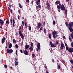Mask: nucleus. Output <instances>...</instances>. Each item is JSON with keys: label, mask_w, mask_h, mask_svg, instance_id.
Here are the masks:
<instances>
[{"label": "nucleus", "mask_w": 73, "mask_h": 73, "mask_svg": "<svg viewBox=\"0 0 73 73\" xmlns=\"http://www.w3.org/2000/svg\"><path fill=\"white\" fill-rule=\"evenodd\" d=\"M58 4L59 6L57 5V8L58 9H61L62 11H65V6L63 4H62V5H61V3L60 2V1H58Z\"/></svg>", "instance_id": "nucleus-1"}, {"label": "nucleus", "mask_w": 73, "mask_h": 73, "mask_svg": "<svg viewBox=\"0 0 73 73\" xmlns=\"http://www.w3.org/2000/svg\"><path fill=\"white\" fill-rule=\"evenodd\" d=\"M21 26H20L19 27V34L20 35V36H21L22 39L23 40L24 38V35L22 33V32L20 31H21Z\"/></svg>", "instance_id": "nucleus-2"}, {"label": "nucleus", "mask_w": 73, "mask_h": 73, "mask_svg": "<svg viewBox=\"0 0 73 73\" xmlns=\"http://www.w3.org/2000/svg\"><path fill=\"white\" fill-rule=\"evenodd\" d=\"M72 28L73 27H68V29L70 31L71 33H71L70 35V36L73 39V29Z\"/></svg>", "instance_id": "nucleus-3"}, {"label": "nucleus", "mask_w": 73, "mask_h": 73, "mask_svg": "<svg viewBox=\"0 0 73 73\" xmlns=\"http://www.w3.org/2000/svg\"><path fill=\"white\" fill-rule=\"evenodd\" d=\"M52 36L55 39L56 38V35H57L58 34V33L57 31H54L52 33Z\"/></svg>", "instance_id": "nucleus-4"}, {"label": "nucleus", "mask_w": 73, "mask_h": 73, "mask_svg": "<svg viewBox=\"0 0 73 73\" xmlns=\"http://www.w3.org/2000/svg\"><path fill=\"white\" fill-rule=\"evenodd\" d=\"M7 53H12L13 52V50L11 49L9 50V49L8 48L7 49Z\"/></svg>", "instance_id": "nucleus-5"}, {"label": "nucleus", "mask_w": 73, "mask_h": 73, "mask_svg": "<svg viewBox=\"0 0 73 73\" xmlns=\"http://www.w3.org/2000/svg\"><path fill=\"white\" fill-rule=\"evenodd\" d=\"M50 44L52 48H54H54H56V46L54 45V44L52 43V41H50Z\"/></svg>", "instance_id": "nucleus-6"}, {"label": "nucleus", "mask_w": 73, "mask_h": 73, "mask_svg": "<svg viewBox=\"0 0 73 73\" xmlns=\"http://www.w3.org/2000/svg\"><path fill=\"white\" fill-rule=\"evenodd\" d=\"M64 44L63 43V42H62L61 44L60 50H63V49H64Z\"/></svg>", "instance_id": "nucleus-7"}, {"label": "nucleus", "mask_w": 73, "mask_h": 73, "mask_svg": "<svg viewBox=\"0 0 73 73\" xmlns=\"http://www.w3.org/2000/svg\"><path fill=\"white\" fill-rule=\"evenodd\" d=\"M4 20L0 19V24L1 26H2L4 24Z\"/></svg>", "instance_id": "nucleus-8"}, {"label": "nucleus", "mask_w": 73, "mask_h": 73, "mask_svg": "<svg viewBox=\"0 0 73 73\" xmlns=\"http://www.w3.org/2000/svg\"><path fill=\"white\" fill-rule=\"evenodd\" d=\"M5 37H3V38L2 39H1L2 40V44H4L5 41Z\"/></svg>", "instance_id": "nucleus-9"}, {"label": "nucleus", "mask_w": 73, "mask_h": 73, "mask_svg": "<svg viewBox=\"0 0 73 73\" xmlns=\"http://www.w3.org/2000/svg\"><path fill=\"white\" fill-rule=\"evenodd\" d=\"M69 27H73V22H70L69 24Z\"/></svg>", "instance_id": "nucleus-10"}, {"label": "nucleus", "mask_w": 73, "mask_h": 73, "mask_svg": "<svg viewBox=\"0 0 73 73\" xmlns=\"http://www.w3.org/2000/svg\"><path fill=\"white\" fill-rule=\"evenodd\" d=\"M68 51H69V52H70V53H72V52H73V48H69Z\"/></svg>", "instance_id": "nucleus-11"}, {"label": "nucleus", "mask_w": 73, "mask_h": 73, "mask_svg": "<svg viewBox=\"0 0 73 73\" xmlns=\"http://www.w3.org/2000/svg\"><path fill=\"white\" fill-rule=\"evenodd\" d=\"M37 47L39 50L40 49V43H38L37 45Z\"/></svg>", "instance_id": "nucleus-12"}, {"label": "nucleus", "mask_w": 73, "mask_h": 73, "mask_svg": "<svg viewBox=\"0 0 73 73\" xmlns=\"http://www.w3.org/2000/svg\"><path fill=\"white\" fill-rule=\"evenodd\" d=\"M23 52H24V54H25V55H28V53H29V52H28V51L26 50L23 51Z\"/></svg>", "instance_id": "nucleus-13"}, {"label": "nucleus", "mask_w": 73, "mask_h": 73, "mask_svg": "<svg viewBox=\"0 0 73 73\" xmlns=\"http://www.w3.org/2000/svg\"><path fill=\"white\" fill-rule=\"evenodd\" d=\"M46 4L47 7H50V4H49V3L48 1H47L46 2Z\"/></svg>", "instance_id": "nucleus-14"}, {"label": "nucleus", "mask_w": 73, "mask_h": 73, "mask_svg": "<svg viewBox=\"0 0 73 73\" xmlns=\"http://www.w3.org/2000/svg\"><path fill=\"white\" fill-rule=\"evenodd\" d=\"M40 3V0H37V1H36V4L37 5H39Z\"/></svg>", "instance_id": "nucleus-15"}, {"label": "nucleus", "mask_w": 73, "mask_h": 73, "mask_svg": "<svg viewBox=\"0 0 73 73\" xmlns=\"http://www.w3.org/2000/svg\"><path fill=\"white\" fill-rule=\"evenodd\" d=\"M29 49L30 52H32L33 50V48H32V47H30Z\"/></svg>", "instance_id": "nucleus-16"}, {"label": "nucleus", "mask_w": 73, "mask_h": 73, "mask_svg": "<svg viewBox=\"0 0 73 73\" xmlns=\"http://www.w3.org/2000/svg\"><path fill=\"white\" fill-rule=\"evenodd\" d=\"M37 25L38 27H39V28H40L41 27V23L40 22H39L38 23Z\"/></svg>", "instance_id": "nucleus-17"}, {"label": "nucleus", "mask_w": 73, "mask_h": 73, "mask_svg": "<svg viewBox=\"0 0 73 73\" xmlns=\"http://www.w3.org/2000/svg\"><path fill=\"white\" fill-rule=\"evenodd\" d=\"M11 47H12V43H10L9 46V48H11Z\"/></svg>", "instance_id": "nucleus-18"}, {"label": "nucleus", "mask_w": 73, "mask_h": 73, "mask_svg": "<svg viewBox=\"0 0 73 73\" xmlns=\"http://www.w3.org/2000/svg\"><path fill=\"white\" fill-rule=\"evenodd\" d=\"M15 65L16 66L18 65V64H19V62L15 61Z\"/></svg>", "instance_id": "nucleus-19"}, {"label": "nucleus", "mask_w": 73, "mask_h": 73, "mask_svg": "<svg viewBox=\"0 0 73 73\" xmlns=\"http://www.w3.org/2000/svg\"><path fill=\"white\" fill-rule=\"evenodd\" d=\"M29 48V45H26V46H25V49H28Z\"/></svg>", "instance_id": "nucleus-20"}, {"label": "nucleus", "mask_w": 73, "mask_h": 73, "mask_svg": "<svg viewBox=\"0 0 73 73\" xmlns=\"http://www.w3.org/2000/svg\"><path fill=\"white\" fill-rule=\"evenodd\" d=\"M25 27H26V28H28V24H27V22H26L25 24Z\"/></svg>", "instance_id": "nucleus-21"}, {"label": "nucleus", "mask_w": 73, "mask_h": 73, "mask_svg": "<svg viewBox=\"0 0 73 73\" xmlns=\"http://www.w3.org/2000/svg\"><path fill=\"white\" fill-rule=\"evenodd\" d=\"M15 20L13 19V27H15Z\"/></svg>", "instance_id": "nucleus-22"}, {"label": "nucleus", "mask_w": 73, "mask_h": 73, "mask_svg": "<svg viewBox=\"0 0 73 73\" xmlns=\"http://www.w3.org/2000/svg\"><path fill=\"white\" fill-rule=\"evenodd\" d=\"M48 37L49 38L51 39L52 38V36H51V34H50L48 35Z\"/></svg>", "instance_id": "nucleus-23"}, {"label": "nucleus", "mask_w": 73, "mask_h": 73, "mask_svg": "<svg viewBox=\"0 0 73 73\" xmlns=\"http://www.w3.org/2000/svg\"><path fill=\"white\" fill-rule=\"evenodd\" d=\"M6 24H7L8 25H7V26H8V24H9V22L8 21H7L6 22Z\"/></svg>", "instance_id": "nucleus-24"}, {"label": "nucleus", "mask_w": 73, "mask_h": 73, "mask_svg": "<svg viewBox=\"0 0 73 73\" xmlns=\"http://www.w3.org/2000/svg\"><path fill=\"white\" fill-rule=\"evenodd\" d=\"M44 32L45 34H46V29L45 28L44 29Z\"/></svg>", "instance_id": "nucleus-25"}, {"label": "nucleus", "mask_w": 73, "mask_h": 73, "mask_svg": "<svg viewBox=\"0 0 73 73\" xmlns=\"http://www.w3.org/2000/svg\"><path fill=\"white\" fill-rule=\"evenodd\" d=\"M65 14L67 16V15L68 14V13L67 12V9H66L65 10Z\"/></svg>", "instance_id": "nucleus-26"}, {"label": "nucleus", "mask_w": 73, "mask_h": 73, "mask_svg": "<svg viewBox=\"0 0 73 73\" xmlns=\"http://www.w3.org/2000/svg\"><path fill=\"white\" fill-rule=\"evenodd\" d=\"M31 46L30 47H33V44L32 42L31 43Z\"/></svg>", "instance_id": "nucleus-27"}, {"label": "nucleus", "mask_w": 73, "mask_h": 73, "mask_svg": "<svg viewBox=\"0 0 73 73\" xmlns=\"http://www.w3.org/2000/svg\"><path fill=\"white\" fill-rule=\"evenodd\" d=\"M13 42L14 44H16V40L15 39H13Z\"/></svg>", "instance_id": "nucleus-28"}, {"label": "nucleus", "mask_w": 73, "mask_h": 73, "mask_svg": "<svg viewBox=\"0 0 73 73\" xmlns=\"http://www.w3.org/2000/svg\"><path fill=\"white\" fill-rule=\"evenodd\" d=\"M65 25L66 27H68V22H66Z\"/></svg>", "instance_id": "nucleus-29"}, {"label": "nucleus", "mask_w": 73, "mask_h": 73, "mask_svg": "<svg viewBox=\"0 0 73 73\" xmlns=\"http://www.w3.org/2000/svg\"><path fill=\"white\" fill-rule=\"evenodd\" d=\"M10 22H11V24H12V22H13V20L12 18H11L10 19Z\"/></svg>", "instance_id": "nucleus-30"}, {"label": "nucleus", "mask_w": 73, "mask_h": 73, "mask_svg": "<svg viewBox=\"0 0 73 73\" xmlns=\"http://www.w3.org/2000/svg\"><path fill=\"white\" fill-rule=\"evenodd\" d=\"M66 50L67 51L68 50L69 51V47L67 46V47H66Z\"/></svg>", "instance_id": "nucleus-31"}, {"label": "nucleus", "mask_w": 73, "mask_h": 73, "mask_svg": "<svg viewBox=\"0 0 73 73\" xmlns=\"http://www.w3.org/2000/svg\"><path fill=\"white\" fill-rule=\"evenodd\" d=\"M53 25H55V24H56V21H53Z\"/></svg>", "instance_id": "nucleus-32"}, {"label": "nucleus", "mask_w": 73, "mask_h": 73, "mask_svg": "<svg viewBox=\"0 0 73 73\" xmlns=\"http://www.w3.org/2000/svg\"><path fill=\"white\" fill-rule=\"evenodd\" d=\"M69 40H70V41L71 42V41H72V40L71 39V38H70V36H69Z\"/></svg>", "instance_id": "nucleus-33"}, {"label": "nucleus", "mask_w": 73, "mask_h": 73, "mask_svg": "<svg viewBox=\"0 0 73 73\" xmlns=\"http://www.w3.org/2000/svg\"><path fill=\"white\" fill-rule=\"evenodd\" d=\"M19 7H20V8H22V6H21V4H20V3H19Z\"/></svg>", "instance_id": "nucleus-34"}, {"label": "nucleus", "mask_w": 73, "mask_h": 73, "mask_svg": "<svg viewBox=\"0 0 73 73\" xmlns=\"http://www.w3.org/2000/svg\"><path fill=\"white\" fill-rule=\"evenodd\" d=\"M29 29L30 30V31L31 30V26H29Z\"/></svg>", "instance_id": "nucleus-35"}, {"label": "nucleus", "mask_w": 73, "mask_h": 73, "mask_svg": "<svg viewBox=\"0 0 73 73\" xmlns=\"http://www.w3.org/2000/svg\"><path fill=\"white\" fill-rule=\"evenodd\" d=\"M38 8H40V9H41V5H38Z\"/></svg>", "instance_id": "nucleus-36"}, {"label": "nucleus", "mask_w": 73, "mask_h": 73, "mask_svg": "<svg viewBox=\"0 0 73 73\" xmlns=\"http://www.w3.org/2000/svg\"><path fill=\"white\" fill-rule=\"evenodd\" d=\"M70 62L71 63V64H73V60H70Z\"/></svg>", "instance_id": "nucleus-37"}, {"label": "nucleus", "mask_w": 73, "mask_h": 73, "mask_svg": "<svg viewBox=\"0 0 73 73\" xmlns=\"http://www.w3.org/2000/svg\"><path fill=\"white\" fill-rule=\"evenodd\" d=\"M15 47L16 48H19V46L17 44L15 45Z\"/></svg>", "instance_id": "nucleus-38"}, {"label": "nucleus", "mask_w": 73, "mask_h": 73, "mask_svg": "<svg viewBox=\"0 0 73 73\" xmlns=\"http://www.w3.org/2000/svg\"><path fill=\"white\" fill-rule=\"evenodd\" d=\"M55 3L56 4V5H58V2L56 1L55 2Z\"/></svg>", "instance_id": "nucleus-39"}, {"label": "nucleus", "mask_w": 73, "mask_h": 73, "mask_svg": "<svg viewBox=\"0 0 73 73\" xmlns=\"http://www.w3.org/2000/svg\"><path fill=\"white\" fill-rule=\"evenodd\" d=\"M57 68L58 69H60V66L58 65L57 66Z\"/></svg>", "instance_id": "nucleus-40"}, {"label": "nucleus", "mask_w": 73, "mask_h": 73, "mask_svg": "<svg viewBox=\"0 0 73 73\" xmlns=\"http://www.w3.org/2000/svg\"><path fill=\"white\" fill-rule=\"evenodd\" d=\"M4 66L5 68H8V66H7V65H5Z\"/></svg>", "instance_id": "nucleus-41"}, {"label": "nucleus", "mask_w": 73, "mask_h": 73, "mask_svg": "<svg viewBox=\"0 0 73 73\" xmlns=\"http://www.w3.org/2000/svg\"><path fill=\"white\" fill-rule=\"evenodd\" d=\"M26 3H27L28 4L29 2V0H26Z\"/></svg>", "instance_id": "nucleus-42"}, {"label": "nucleus", "mask_w": 73, "mask_h": 73, "mask_svg": "<svg viewBox=\"0 0 73 73\" xmlns=\"http://www.w3.org/2000/svg\"><path fill=\"white\" fill-rule=\"evenodd\" d=\"M71 46L72 48H73V42H72L71 44Z\"/></svg>", "instance_id": "nucleus-43"}, {"label": "nucleus", "mask_w": 73, "mask_h": 73, "mask_svg": "<svg viewBox=\"0 0 73 73\" xmlns=\"http://www.w3.org/2000/svg\"><path fill=\"white\" fill-rule=\"evenodd\" d=\"M15 61H16V62L17 61V58H15Z\"/></svg>", "instance_id": "nucleus-44"}, {"label": "nucleus", "mask_w": 73, "mask_h": 73, "mask_svg": "<svg viewBox=\"0 0 73 73\" xmlns=\"http://www.w3.org/2000/svg\"><path fill=\"white\" fill-rule=\"evenodd\" d=\"M63 37L64 39V40H65V39H66V37H65V36H63Z\"/></svg>", "instance_id": "nucleus-45"}, {"label": "nucleus", "mask_w": 73, "mask_h": 73, "mask_svg": "<svg viewBox=\"0 0 73 73\" xmlns=\"http://www.w3.org/2000/svg\"><path fill=\"white\" fill-rule=\"evenodd\" d=\"M32 57H35V54H32Z\"/></svg>", "instance_id": "nucleus-46"}, {"label": "nucleus", "mask_w": 73, "mask_h": 73, "mask_svg": "<svg viewBox=\"0 0 73 73\" xmlns=\"http://www.w3.org/2000/svg\"><path fill=\"white\" fill-rule=\"evenodd\" d=\"M20 52L21 53H23V50L22 49H21L20 50Z\"/></svg>", "instance_id": "nucleus-47"}, {"label": "nucleus", "mask_w": 73, "mask_h": 73, "mask_svg": "<svg viewBox=\"0 0 73 73\" xmlns=\"http://www.w3.org/2000/svg\"><path fill=\"white\" fill-rule=\"evenodd\" d=\"M62 62L63 63V64H65V61H64V60H62Z\"/></svg>", "instance_id": "nucleus-48"}, {"label": "nucleus", "mask_w": 73, "mask_h": 73, "mask_svg": "<svg viewBox=\"0 0 73 73\" xmlns=\"http://www.w3.org/2000/svg\"><path fill=\"white\" fill-rule=\"evenodd\" d=\"M18 19L19 20H20V16H19V15H18Z\"/></svg>", "instance_id": "nucleus-49"}, {"label": "nucleus", "mask_w": 73, "mask_h": 73, "mask_svg": "<svg viewBox=\"0 0 73 73\" xmlns=\"http://www.w3.org/2000/svg\"><path fill=\"white\" fill-rule=\"evenodd\" d=\"M58 41H56V45H58Z\"/></svg>", "instance_id": "nucleus-50"}, {"label": "nucleus", "mask_w": 73, "mask_h": 73, "mask_svg": "<svg viewBox=\"0 0 73 73\" xmlns=\"http://www.w3.org/2000/svg\"><path fill=\"white\" fill-rule=\"evenodd\" d=\"M22 24L23 25H24L25 24L24 22L23 21H22Z\"/></svg>", "instance_id": "nucleus-51"}, {"label": "nucleus", "mask_w": 73, "mask_h": 73, "mask_svg": "<svg viewBox=\"0 0 73 73\" xmlns=\"http://www.w3.org/2000/svg\"><path fill=\"white\" fill-rule=\"evenodd\" d=\"M64 44H65V45L66 47L67 46H68V45H67V44H66V42H65Z\"/></svg>", "instance_id": "nucleus-52"}, {"label": "nucleus", "mask_w": 73, "mask_h": 73, "mask_svg": "<svg viewBox=\"0 0 73 73\" xmlns=\"http://www.w3.org/2000/svg\"><path fill=\"white\" fill-rule=\"evenodd\" d=\"M18 12L19 14H20V10H18Z\"/></svg>", "instance_id": "nucleus-53"}, {"label": "nucleus", "mask_w": 73, "mask_h": 73, "mask_svg": "<svg viewBox=\"0 0 73 73\" xmlns=\"http://www.w3.org/2000/svg\"><path fill=\"white\" fill-rule=\"evenodd\" d=\"M16 54L17 56V50H16Z\"/></svg>", "instance_id": "nucleus-54"}, {"label": "nucleus", "mask_w": 73, "mask_h": 73, "mask_svg": "<svg viewBox=\"0 0 73 73\" xmlns=\"http://www.w3.org/2000/svg\"><path fill=\"white\" fill-rule=\"evenodd\" d=\"M10 11L11 13H12V9H10Z\"/></svg>", "instance_id": "nucleus-55"}, {"label": "nucleus", "mask_w": 73, "mask_h": 73, "mask_svg": "<svg viewBox=\"0 0 73 73\" xmlns=\"http://www.w3.org/2000/svg\"><path fill=\"white\" fill-rule=\"evenodd\" d=\"M8 10H9V11H10V10H11V9H10V8H9V7H8Z\"/></svg>", "instance_id": "nucleus-56"}, {"label": "nucleus", "mask_w": 73, "mask_h": 73, "mask_svg": "<svg viewBox=\"0 0 73 73\" xmlns=\"http://www.w3.org/2000/svg\"><path fill=\"white\" fill-rule=\"evenodd\" d=\"M49 7H47V8L49 11L50 10V8H49Z\"/></svg>", "instance_id": "nucleus-57"}, {"label": "nucleus", "mask_w": 73, "mask_h": 73, "mask_svg": "<svg viewBox=\"0 0 73 73\" xmlns=\"http://www.w3.org/2000/svg\"><path fill=\"white\" fill-rule=\"evenodd\" d=\"M42 27H41L40 28V30L42 31Z\"/></svg>", "instance_id": "nucleus-58"}, {"label": "nucleus", "mask_w": 73, "mask_h": 73, "mask_svg": "<svg viewBox=\"0 0 73 73\" xmlns=\"http://www.w3.org/2000/svg\"><path fill=\"white\" fill-rule=\"evenodd\" d=\"M34 2V1H31V4L32 5L33 4V2Z\"/></svg>", "instance_id": "nucleus-59"}, {"label": "nucleus", "mask_w": 73, "mask_h": 73, "mask_svg": "<svg viewBox=\"0 0 73 73\" xmlns=\"http://www.w3.org/2000/svg\"><path fill=\"white\" fill-rule=\"evenodd\" d=\"M36 9H38V6H36Z\"/></svg>", "instance_id": "nucleus-60"}, {"label": "nucleus", "mask_w": 73, "mask_h": 73, "mask_svg": "<svg viewBox=\"0 0 73 73\" xmlns=\"http://www.w3.org/2000/svg\"><path fill=\"white\" fill-rule=\"evenodd\" d=\"M46 73H49V71H48L47 70H46Z\"/></svg>", "instance_id": "nucleus-61"}, {"label": "nucleus", "mask_w": 73, "mask_h": 73, "mask_svg": "<svg viewBox=\"0 0 73 73\" xmlns=\"http://www.w3.org/2000/svg\"><path fill=\"white\" fill-rule=\"evenodd\" d=\"M43 25L44 26L45 25V22H44L43 23Z\"/></svg>", "instance_id": "nucleus-62"}, {"label": "nucleus", "mask_w": 73, "mask_h": 73, "mask_svg": "<svg viewBox=\"0 0 73 73\" xmlns=\"http://www.w3.org/2000/svg\"><path fill=\"white\" fill-rule=\"evenodd\" d=\"M45 68L46 69H47V66H45Z\"/></svg>", "instance_id": "nucleus-63"}, {"label": "nucleus", "mask_w": 73, "mask_h": 73, "mask_svg": "<svg viewBox=\"0 0 73 73\" xmlns=\"http://www.w3.org/2000/svg\"><path fill=\"white\" fill-rule=\"evenodd\" d=\"M52 61L53 62H54V59H52Z\"/></svg>", "instance_id": "nucleus-64"}]
</instances>
